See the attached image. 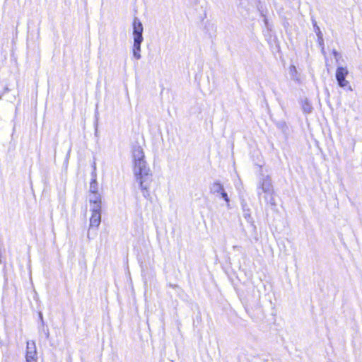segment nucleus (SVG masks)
<instances>
[{
  "instance_id": "f257e3e1",
  "label": "nucleus",
  "mask_w": 362,
  "mask_h": 362,
  "mask_svg": "<svg viewBox=\"0 0 362 362\" xmlns=\"http://www.w3.org/2000/svg\"><path fill=\"white\" fill-rule=\"evenodd\" d=\"M143 148L134 146L132 149L133 172L144 197L149 196V188L152 182V174L144 159Z\"/></svg>"
},
{
  "instance_id": "f03ea898",
  "label": "nucleus",
  "mask_w": 362,
  "mask_h": 362,
  "mask_svg": "<svg viewBox=\"0 0 362 362\" xmlns=\"http://www.w3.org/2000/svg\"><path fill=\"white\" fill-rule=\"evenodd\" d=\"M133 35H134V45L132 47L133 55L136 59L141 58V44L143 41V25L141 21L135 18L133 20Z\"/></svg>"
},
{
  "instance_id": "7ed1b4c3",
  "label": "nucleus",
  "mask_w": 362,
  "mask_h": 362,
  "mask_svg": "<svg viewBox=\"0 0 362 362\" xmlns=\"http://www.w3.org/2000/svg\"><path fill=\"white\" fill-rule=\"evenodd\" d=\"M25 360L26 362H37L36 345L33 341L27 342Z\"/></svg>"
},
{
  "instance_id": "20e7f679",
  "label": "nucleus",
  "mask_w": 362,
  "mask_h": 362,
  "mask_svg": "<svg viewBox=\"0 0 362 362\" xmlns=\"http://www.w3.org/2000/svg\"><path fill=\"white\" fill-rule=\"evenodd\" d=\"M101 222V209L100 207L93 208L91 210L89 228H98Z\"/></svg>"
},
{
  "instance_id": "39448f33",
  "label": "nucleus",
  "mask_w": 362,
  "mask_h": 362,
  "mask_svg": "<svg viewBox=\"0 0 362 362\" xmlns=\"http://www.w3.org/2000/svg\"><path fill=\"white\" fill-rule=\"evenodd\" d=\"M349 71L345 67H338L336 71V78L338 84L341 87H346L349 85V82L345 79Z\"/></svg>"
},
{
  "instance_id": "423d86ee",
  "label": "nucleus",
  "mask_w": 362,
  "mask_h": 362,
  "mask_svg": "<svg viewBox=\"0 0 362 362\" xmlns=\"http://www.w3.org/2000/svg\"><path fill=\"white\" fill-rule=\"evenodd\" d=\"M89 196H90V198H89L90 204H94L95 205L94 208H96V207L101 208V196H100V193L90 194Z\"/></svg>"
},
{
  "instance_id": "0eeeda50",
  "label": "nucleus",
  "mask_w": 362,
  "mask_h": 362,
  "mask_svg": "<svg viewBox=\"0 0 362 362\" xmlns=\"http://www.w3.org/2000/svg\"><path fill=\"white\" fill-rule=\"evenodd\" d=\"M93 194H99V189L95 175L93 176L90 182L89 195Z\"/></svg>"
},
{
  "instance_id": "6e6552de",
  "label": "nucleus",
  "mask_w": 362,
  "mask_h": 362,
  "mask_svg": "<svg viewBox=\"0 0 362 362\" xmlns=\"http://www.w3.org/2000/svg\"><path fill=\"white\" fill-rule=\"evenodd\" d=\"M222 194V197L224 198V199H225L227 202H229V199H228V197L227 194H226L225 192H222V194Z\"/></svg>"
},
{
  "instance_id": "1a4fd4ad",
  "label": "nucleus",
  "mask_w": 362,
  "mask_h": 362,
  "mask_svg": "<svg viewBox=\"0 0 362 362\" xmlns=\"http://www.w3.org/2000/svg\"><path fill=\"white\" fill-rule=\"evenodd\" d=\"M40 318H42V316L41 313H40Z\"/></svg>"
}]
</instances>
